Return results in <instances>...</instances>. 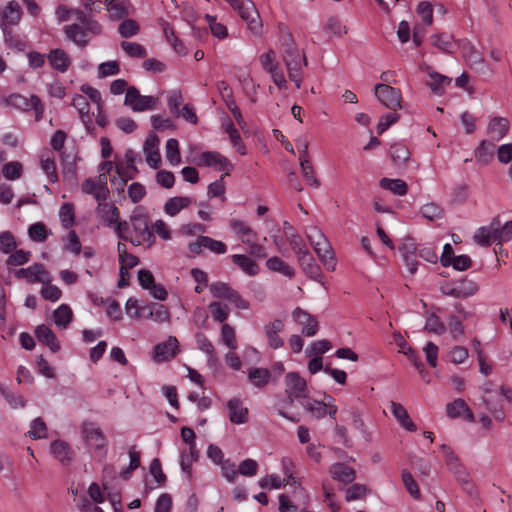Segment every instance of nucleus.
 I'll list each match as a JSON object with an SVG mask.
<instances>
[{
	"label": "nucleus",
	"mask_w": 512,
	"mask_h": 512,
	"mask_svg": "<svg viewBox=\"0 0 512 512\" xmlns=\"http://www.w3.org/2000/svg\"><path fill=\"white\" fill-rule=\"evenodd\" d=\"M63 32L68 40L83 48L90 43L92 37L102 33V26L84 12H76V22L65 25Z\"/></svg>",
	"instance_id": "1"
},
{
	"label": "nucleus",
	"mask_w": 512,
	"mask_h": 512,
	"mask_svg": "<svg viewBox=\"0 0 512 512\" xmlns=\"http://www.w3.org/2000/svg\"><path fill=\"white\" fill-rule=\"evenodd\" d=\"M284 384L287 398L277 405L278 414L291 422H298V419L286 413L285 409L292 406L295 400L308 398L307 382L299 373L288 372L284 377Z\"/></svg>",
	"instance_id": "2"
},
{
	"label": "nucleus",
	"mask_w": 512,
	"mask_h": 512,
	"mask_svg": "<svg viewBox=\"0 0 512 512\" xmlns=\"http://www.w3.org/2000/svg\"><path fill=\"white\" fill-rule=\"evenodd\" d=\"M81 436L90 455L102 461L107 454V440L101 428L93 422H84Z\"/></svg>",
	"instance_id": "3"
},
{
	"label": "nucleus",
	"mask_w": 512,
	"mask_h": 512,
	"mask_svg": "<svg viewBox=\"0 0 512 512\" xmlns=\"http://www.w3.org/2000/svg\"><path fill=\"white\" fill-rule=\"evenodd\" d=\"M282 60L286 66L289 79L295 83L296 88L301 87V70L307 66V59L304 53H300L298 48L292 50H282Z\"/></svg>",
	"instance_id": "4"
},
{
	"label": "nucleus",
	"mask_w": 512,
	"mask_h": 512,
	"mask_svg": "<svg viewBox=\"0 0 512 512\" xmlns=\"http://www.w3.org/2000/svg\"><path fill=\"white\" fill-rule=\"evenodd\" d=\"M233 9L236 10L247 24V28L256 36L262 34V22L259 16V13L252 1H241L233 6Z\"/></svg>",
	"instance_id": "5"
},
{
	"label": "nucleus",
	"mask_w": 512,
	"mask_h": 512,
	"mask_svg": "<svg viewBox=\"0 0 512 512\" xmlns=\"http://www.w3.org/2000/svg\"><path fill=\"white\" fill-rule=\"evenodd\" d=\"M131 224L135 237L131 238L130 242L136 246L146 244L147 247H151L155 242V237L149 229L147 217L144 215H133L131 217Z\"/></svg>",
	"instance_id": "6"
},
{
	"label": "nucleus",
	"mask_w": 512,
	"mask_h": 512,
	"mask_svg": "<svg viewBox=\"0 0 512 512\" xmlns=\"http://www.w3.org/2000/svg\"><path fill=\"white\" fill-rule=\"evenodd\" d=\"M158 99L152 96H142L135 87H129L126 91L124 104L135 112L156 109Z\"/></svg>",
	"instance_id": "7"
},
{
	"label": "nucleus",
	"mask_w": 512,
	"mask_h": 512,
	"mask_svg": "<svg viewBox=\"0 0 512 512\" xmlns=\"http://www.w3.org/2000/svg\"><path fill=\"white\" fill-rule=\"evenodd\" d=\"M374 93L377 99L388 109L396 111L402 107V96L399 89L380 83L375 86Z\"/></svg>",
	"instance_id": "8"
},
{
	"label": "nucleus",
	"mask_w": 512,
	"mask_h": 512,
	"mask_svg": "<svg viewBox=\"0 0 512 512\" xmlns=\"http://www.w3.org/2000/svg\"><path fill=\"white\" fill-rule=\"evenodd\" d=\"M14 276L26 280L28 283H49L51 275L41 263H34L27 268L15 270Z\"/></svg>",
	"instance_id": "9"
},
{
	"label": "nucleus",
	"mask_w": 512,
	"mask_h": 512,
	"mask_svg": "<svg viewBox=\"0 0 512 512\" xmlns=\"http://www.w3.org/2000/svg\"><path fill=\"white\" fill-rule=\"evenodd\" d=\"M198 165L214 167L219 171H224L225 175H229L233 170V164L229 159L215 151L203 152L201 154V162Z\"/></svg>",
	"instance_id": "10"
},
{
	"label": "nucleus",
	"mask_w": 512,
	"mask_h": 512,
	"mask_svg": "<svg viewBox=\"0 0 512 512\" xmlns=\"http://www.w3.org/2000/svg\"><path fill=\"white\" fill-rule=\"evenodd\" d=\"M292 317L294 321L303 326L301 330L303 335L312 337L317 334L319 328L318 321L307 311L297 307L293 310Z\"/></svg>",
	"instance_id": "11"
},
{
	"label": "nucleus",
	"mask_w": 512,
	"mask_h": 512,
	"mask_svg": "<svg viewBox=\"0 0 512 512\" xmlns=\"http://www.w3.org/2000/svg\"><path fill=\"white\" fill-rule=\"evenodd\" d=\"M284 327V321L281 319H274L264 325L263 331L270 348L279 349L283 347L284 340L280 336V333L284 330Z\"/></svg>",
	"instance_id": "12"
},
{
	"label": "nucleus",
	"mask_w": 512,
	"mask_h": 512,
	"mask_svg": "<svg viewBox=\"0 0 512 512\" xmlns=\"http://www.w3.org/2000/svg\"><path fill=\"white\" fill-rule=\"evenodd\" d=\"M446 414L451 419L463 418L469 423L475 422V416L466 402L458 398L446 405Z\"/></svg>",
	"instance_id": "13"
},
{
	"label": "nucleus",
	"mask_w": 512,
	"mask_h": 512,
	"mask_svg": "<svg viewBox=\"0 0 512 512\" xmlns=\"http://www.w3.org/2000/svg\"><path fill=\"white\" fill-rule=\"evenodd\" d=\"M159 138L155 134H149L143 145V151L146 155L147 164L156 169L161 163L159 152Z\"/></svg>",
	"instance_id": "14"
},
{
	"label": "nucleus",
	"mask_w": 512,
	"mask_h": 512,
	"mask_svg": "<svg viewBox=\"0 0 512 512\" xmlns=\"http://www.w3.org/2000/svg\"><path fill=\"white\" fill-rule=\"evenodd\" d=\"M178 349V340L174 336H169L165 342L159 343L154 347V360L164 362L170 360L176 355Z\"/></svg>",
	"instance_id": "15"
},
{
	"label": "nucleus",
	"mask_w": 512,
	"mask_h": 512,
	"mask_svg": "<svg viewBox=\"0 0 512 512\" xmlns=\"http://www.w3.org/2000/svg\"><path fill=\"white\" fill-rule=\"evenodd\" d=\"M46 57L50 66L60 73H65L71 66L72 61L70 56L61 48L50 50Z\"/></svg>",
	"instance_id": "16"
},
{
	"label": "nucleus",
	"mask_w": 512,
	"mask_h": 512,
	"mask_svg": "<svg viewBox=\"0 0 512 512\" xmlns=\"http://www.w3.org/2000/svg\"><path fill=\"white\" fill-rule=\"evenodd\" d=\"M229 227L245 245L258 238V233L240 219H231L229 221Z\"/></svg>",
	"instance_id": "17"
},
{
	"label": "nucleus",
	"mask_w": 512,
	"mask_h": 512,
	"mask_svg": "<svg viewBox=\"0 0 512 512\" xmlns=\"http://www.w3.org/2000/svg\"><path fill=\"white\" fill-rule=\"evenodd\" d=\"M50 452L63 465H69L74 459L70 445L62 440H55L50 445Z\"/></svg>",
	"instance_id": "18"
},
{
	"label": "nucleus",
	"mask_w": 512,
	"mask_h": 512,
	"mask_svg": "<svg viewBox=\"0 0 512 512\" xmlns=\"http://www.w3.org/2000/svg\"><path fill=\"white\" fill-rule=\"evenodd\" d=\"M229 420L234 424H244L248 421V409L243 406L239 398H232L227 402Z\"/></svg>",
	"instance_id": "19"
},
{
	"label": "nucleus",
	"mask_w": 512,
	"mask_h": 512,
	"mask_svg": "<svg viewBox=\"0 0 512 512\" xmlns=\"http://www.w3.org/2000/svg\"><path fill=\"white\" fill-rule=\"evenodd\" d=\"M509 121L504 117H493L487 127V134L491 139L499 141L503 139L509 131Z\"/></svg>",
	"instance_id": "20"
},
{
	"label": "nucleus",
	"mask_w": 512,
	"mask_h": 512,
	"mask_svg": "<svg viewBox=\"0 0 512 512\" xmlns=\"http://www.w3.org/2000/svg\"><path fill=\"white\" fill-rule=\"evenodd\" d=\"M35 336L40 343L47 346L52 352H57L60 349L56 335L47 325L41 324L37 326Z\"/></svg>",
	"instance_id": "21"
},
{
	"label": "nucleus",
	"mask_w": 512,
	"mask_h": 512,
	"mask_svg": "<svg viewBox=\"0 0 512 512\" xmlns=\"http://www.w3.org/2000/svg\"><path fill=\"white\" fill-rule=\"evenodd\" d=\"M96 215L108 226L113 225L119 218L118 208L110 202L99 201L96 208Z\"/></svg>",
	"instance_id": "22"
},
{
	"label": "nucleus",
	"mask_w": 512,
	"mask_h": 512,
	"mask_svg": "<svg viewBox=\"0 0 512 512\" xmlns=\"http://www.w3.org/2000/svg\"><path fill=\"white\" fill-rule=\"evenodd\" d=\"M297 258L299 265L309 278L318 280L321 277V269L308 250L299 254Z\"/></svg>",
	"instance_id": "23"
},
{
	"label": "nucleus",
	"mask_w": 512,
	"mask_h": 512,
	"mask_svg": "<svg viewBox=\"0 0 512 512\" xmlns=\"http://www.w3.org/2000/svg\"><path fill=\"white\" fill-rule=\"evenodd\" d=\"M474 241L481 246H489L493 242H498L496 221L489 226L480 227L474 235Z\"/></svg>",
	"instance_id": "24"
},
{
	"label": "nucleus",
	"mask_w": 512,
	"mask_h": 512,
	"mask_svg": "<svg viewBox=\"0 0 512 512\" xmlns=\"http://www.w3.org/2000/svg\"><path fill=\"white\" fill-rule=\"evenodd\" d=\"M106 9L112 20H119L129 15L130 3L128 0H106Z\"/></svg>",
	"instance_id": "25"
},
{
	"label": "nucleus",
	"mask_w": 512,
	"mask_h": 512,
	"mask_svg": "<svg viewBox=\"0 0 512 512\" xmlns=\"http://www.w3.org/2000/svg\"><path fill=\"white\" fill-rule=\"evenodd\" d=\"M425 70L427 71L430 81L427 83V85L431 88L432 92L436 95H442L445 92V88L450 85L451 78L439 74L435 71H431L430 67H426Z\"/></svg>",
	"instance_id": "26"
},
{
	"label": "nucleus",
	"mask_w": 512,
	"mask_h": 512,
	"mask_svg": "<svg viewBox=\"0 0 512 512\" xmlns=\"http://www.w3.org/2000/svg\"><path fill=\"white\" fill-rule=\"evenodd\" d=\"M459 46L461 48L464 59L469 63L471 67L483 63L484 58L482 54L476 49V47L470 41L462 40L459 42Z\"/></svg>",
	"instance_id": "27"
},
{
	"label": "nucleus",
	"mask_w": 512,
	"mask_h": 512,
	"mask_svg": "<svg viewBox=\"0 0 512 512\" xmlns=\"http://www.w3.org/2000/svg\"><path fill=\"white\" fill-rule=\"evenodd\" d=\"M231 260L249 276H255L259 273V265L257 262L245 254H233Z\"/></svg>",
	"instance_id": "28"
},
{
	"label": "nucleus",
	"mask_w": 512,
	"mask_h": 512,
	"mask_svg": "<svg viewBox=\"0 0 512 512\" xmlns=\"http://www.w3.org/2000/svg\"><path fill=\"white\" fill-rule=\"evenodd\" d=\"M391 413L393 416L397 419V421L400 423V425L410 431L413 432L416 430V425L413 423V421L410 419L407 410L405 407L397 402L392 401L391 402Z\"/></svg>",
	"instance_id": "29"
},
{
	"label": "nucleus",
	"mask_w": 512,
	"mask_h": 512,
	"mask_svg": "<svg viewBox=\"0 0 512 512\" xmlns=\"http://www.w3.org/2000/svg\"><path fill=\"white\" fill-rule=\"evenodd\" d=\"M313 249L324 267L329 271H334L336 268V261L334 252L328 240L326 241V246L321 244V246H316Z\"/></svg>",
	"instance_id": "30"
},
{
	"label": "nucleus",
	"mask_w": 512,
	"mask_h": 512,
	"mask_svg": "<svg viewBox=\"0 0 512 512\" xmlns=\"http://www.w3.org/2000/svg\"><path fill=\"white\" fill-rule=\"evenodd\" d=\"M192 203V199L186 196H176L169 198L164 204V211L167 215L173 217L180 211L187 208Z\"/></svg>",
	"instance_id": "31"
},
{
	"label": "nucleus",
	"mask_w": 512,
	"mask_h": 512,
	"mask_svg": "<svg viewBox=\"0 0 512 512\" xmlns=\"http://www.w3.org/2000/svg\"><path fill=\"white\" fill-rule=\"evenodd\" d=\"M21 8L18 2L12 0L0 10V15L6 24L16 25L21 19Z\"/></svg>",
	"instance_id": "32"
},
{
	"label": "nucleus",
	"mask_w": 512,
	"mask_h": 512,
	"mask_svg": "<svg viewBox=\"0 0 512 512\" xmlns=\"http://www.w3.org/2000/svg\"><path fill=\"white\" fill-rule=\"evenodd\" d=\"M266 267L270 271L280 273L290 279L295 276V269L278 256L267 259Z\"/></svg>",
	"instance_id": "33"
},
{
	"label": "nucleus",
	"mask_w": 512,
	"mask_h": 512,
	"mask_svg": "<svg viewBox=\"0 0 512 512\" xmlns=\"http://www.w3.org/2000/svg\"><path fill=\"white\" fill-rule=\"evenodd\" d=\"M197 348L207 355V360L211 364H215L218 360L215 348L212 342L206 337L205 334L198 332L195 335Z\"/></svg>",
	"instance_id": "34"
},
{
	"label": "nucleus",
	"mask_w": 512,
	"mask_h": 512,
	"mask_svg": "<svg viewBox=\"0 0 512 512\" xmlns=\"http://www.w3.org/2000/svg\"><path fill=\"white\" fill-rule=\"evenodd\" d=\"M81 189L85 194L93 195L98 202L105 201L109 197V190L100 187L92 178L86 179L82 183Z\"/></svg>",
	"instance_id": "35"
},
{
	"label": "nucleus",
	"mask_w": 512,
	"mask_h": 512,
	"mask_svg": "<svg viewBox=\"0 0 512 512\" xmlns=\"http://www.w3.org/2000/svg\"><path fill=\"white\" fill-rule=\"evenodd\" d=\"M332 477L340 482L349 483L355 478V471L343 463H335L330 468Z\"/></svg>",
	"instance_id": "36"
},
{
	"label": "nucleus",
	"mask_w": 512,
	"mask_h": 512,
	"mask_svg": "<svg viewBox=\"0 0 512 512\" xmlns=\"http://www.w3.org/2000/svg\"><path fill=\"white\" fill-rule=\"evenodd\" d=\"M142 312L149 310L148 317L157 323L169 322L170 313L168 309L162 304H150L141 307Z\"/></svg>",
	"instance_id": "37"
},
{
	"label": "nucleus",
	"mask_w": 512,
	"mask_h": 512,
	"mask_svg": "<svg viewBox=\"0 0 512 512\" xmlns=\"http://www.w3.org/2000/svg\"><path fill=\"white\" fill-rule=\"evenodd\" d=\"M271 378V373L266 368H250L248 371L249 381L257 388L266 386Z\"/></svg>",
	"instance_id": "38"
},
{
	"label": "nucleus",
	"mask_w": 512,
	"mask_h": 512,
	"mask_svg": "<svg viewBox=\"0 0 512 512\" xmlns=\"http://www.w3.org/2000/svg\"><path fill=\"white\" fill-rule=\"evenodd\" d=\"M40 166L44 173L47 175L50 182L55 183L58 181L57 168L55 159L49 152L43 153L40 157Z\"/></svg>",
	"instance_id": "39"
},
{
	"label": "nucleus",
	"mask_w": 512,
	"mask_h": 512,
	"mask_svg": "<svg viewBox=\"0 0 512 512\" xmlns=\"http://www.w3.org/2000/svg\"><path fill=\"white\" fill-rule=\"evenodd\" d=\"M431 43L444 53H452L454 48L453 36L448 33H439L431 36Z\"/></svg>",
	"instance_id": "40"
},
{
	"label": "nucleus",
	"mask_w": 512,
	"mask_h": 512,
	"mask_svg": "<svg viewBox=\"0 0 512 512\" xmlns=\"http://www.w3.org/2000/svg\"><path fill=\"white\" fill-rule=\"evenodd\" d=\"M379 184L383 189L389 190L398 196H404L408 191V186L402 179L382 178Z\"/></svg>",
	"instance_id": "41"
},
{
	"label": "nucleus",
	"mask_w": 512,
	"mask_h": 512,
	"mask_svg": "<svg viewBox=\"0 0 512 512\" xmlns=\"http://www.w3.org/2000/svg\"><path fill=\"white\" fill-rule=\"evenodd\" d=\"M305 411L316 420L323 419L327 415L326 404H323L319 400L307 399L303 403Z\"/></svg>",
	"instance_id": "42"
},
{
	"label": "nucleus",
	"mask_w": 512,
	"mask_h": 512,
	"mask_svg": "<svg viewBox=\"0 0 512 512\" xmlns=\"http://www.w3.org/2000/svg\"><path fill=\"white\" fill-rule=\"evenodd\" d=\"M163 32L166 37V40L170 43V45L173 47L174 51L179 55H186L188 50L184 43L175 35V32L173 28L168 24L165 23L163 27Z\"/></svg>",
	"instance_id": "43"
},
{
	"label": "nucleus",
	"mask_w": 512,
	"mask_h": 512,
	"mask_svg": "<svg viewBox=\"0 0 512 512\" xmlns=\"http://www.w3.org/2000/svg\"><path fill=\"white\" fill-rule=\"evenodd\" d=\"M444 456L445 461L449 469L455 473L456 475L461 476L464 473V469L459 463L457 456L453 453L452 449L446 446L445 444L440 446ZM459 479L464 480V478L459 477Z\"/></svg>",
	"instance_id": "44"
},
{
	"label": "nucleus",
	"mask_w": 512,
	"mask_h": 512,
	"mask_svg": "<svg viewBox=\"0 0 512 512\" xmlns=\"http://www.w3.org/2000/svg\"><path fill=\"white\" fill-rule=\"evenodd\" d=\"M73 317V312L67 304L60 305L53 313L55 324L60 328H67Z\"/></svg>",
	"instance_id": "45"
},
{
	"label": "nucleus",
	"mask_w": 512,
	"mask_h": 512,
	"mask_svg": "<svg viewBox=\"0 0 512 512\" xmlns=\"http://www.w3.org/2000/svg\"><path fill=\"white\" fill-rule=\"evenodd\" d=\"M495 146L488 140L481 141L479 147L475 151V157L478 162L487 164L490 162L494 155Z\"/></svg>",
	"instance_id": "46"
},
{
	"label": "nucleus",
	"mask_w": 512,
	"mask_h": 512,
	"mask_svg": "<svg viewBox=\"0 0 512 512\" xmlns=\"http://www.w3.org/2000/svg\"><path fill=\"white\" fill-rule=\"evenodd\" d=\"M165 156L172 166H178L181 163L179 143L176 139L170 138L166 142Z\"/></svg>",
	"instance_id": "47"
},
{
	"label": "nucleus",
	"mask_w": 512,
	"mask_h": 512,
	"mask_svg": "<svg viewBox=\"0 0 512 512\" xmlns=\"http://www.w3.org/2000/svg\"><path fill=\"white\" fill-rule=\"evenodd\" d=\"M390 156L396 165L401 166L409 160L410 151L405 145L395 143L390 147Z\"/></svg>",
	"instance_id": "48"
},
{
	"label": "nucleus",
	"mask_w": 512,
	"mask_h": 512,
	"mask_svg": "<svg viewBox=\"0 0 512 512\" xmlns=\"http://www.w3.org/2000/svg\"><path fill=\"white\" fill-rule=\"evenodd\" d=\"M23 165L19 161H11L2 167V174L5 179L13 181L22 176Z\"/></svg>",
	"instance_id": "49"
},
{
	"label": "nucleus",
	"mask_w": 512,
	"mask_h": 512,
	"mask_svg": "<svg viewBox=\"0 0 512 512\" xmlns=\"http://www.w3.org/2000/svg\"><path fill=\"white\" fill-rule=\"evenodd\" d=\"M48 230L44 223L42 222H36L29 226L28 228V235L29 238L37 243H42L46 241L48 237Z\"/></svg>",
	"instance_id": "50"
},
{
	"label": "nucleus",
	"mask_w": 512,
	"mask_h": 512,
	"mask_svg": "<svg viewBox=\"0 0 512 512\" xmlns=\"http://www.w3.org/2000/svg\"><path fill=\"white\" fill-rule=\"evenodd\" d=\"M72 105L78 110L80 118L84 123L90 122L89 103L86 96L76 94L73 97Z\"/></svg>",
	"instance_id": "51"
},
{
	"label": "nucleus",
	"mask_w": 512,
	"mask_h": 512,
	"mask_svg": "<svg viewBox=\"0 0 512 512\" xmlns=\"http://www.w3.org/2000/svg\"><path fill=\"white\" fill-rule=\"evenodd\" d=\"M424 330L437 335H442L446 331V325L437 315L431 313L426 318Z\"/></svg>",
	"instance_id": "52"
},
{
	"label": "nucleus",
	"mask_w": 512,
	"mask_h": 512,
	"mask_svg": "<svg viewBox=\"0 0 512 512\" xmlns=\"http://www.w3.org/2000/svg\"><path fill=\"white\" fill-rule=\"evenodd\" d=\"M331 348V343L326 339H322L312 342L310 346L306 348L305 353L309 357H321L322 354L326 353Z\"/></svg>",
	"instance_id": "53"
},
{
	"label": "nucleus",
	"mask_w": 512,
	"mask_h": 512,
	"mask_svg": "<svg viewBox=\"0 0 512 512\" xmlns=\"http://www.w3.org/2000/svg\"><path fill=\"white\" fill-rule=\"evenodd\" d=\"M208 308L215 321L224 323L227 320L230 310L226 304L221 302H212L209 304Z\"/></svg>",
	"instance_id": "54"
},
{
	"label": "nucleus",
	"mask_w": 512,
	"mask_h": 512,
	"mask_svg": "<svg viewBox=\"0 0 512 512\" xmlns=\"http://www.w3.org/2000/svg\"><path fill=\"white\" fill-rule=\"evenodd\" d=\"M401 478H402L403 485L405 486L408 493L413 498L419 499L420 495H421L420 489L418 487L417 482L413 478L412 474L408 470L404 469V470H402Z\"/></svg>",
	"instance_id": "55"
},
{
	"label": "nucleus",
	"mask_w": 512,
	"mask_h": 512,
	"mask_svg": "<svg viewBox=\"0 0 512 512\" xmlns=\"http://www.w3.org/2000/svg\"><path fill=\"white\" fill-rule=\"evenodd\" d=\"M27 435L33 439H43L47 437V426L40 418L34 419L30 424V430Z\"/></svg>",
	"instance_id": "56"
},
{
	"label": "nucleus",
	"mask_w": 512,
	"mask_h": 512,
	"mask_svg": "<svg viewBox=\"0 0 512 512\" xmlns=\"http://www.w3.org/2000/svg\"><path fill=\"white\" fill-rule=\"evenodd\" d=\"M201 244L204 249H207L215 254H225L227 246L224 242L215 240L209 236H201Z\"/></svg>",
	"instance_id": "57"
},
{
	"label": "nucleus",
	"mask_w": 512,
	"mask_h": 512,
	"mask_svg": "<svg viewBox=\"0 0 512 512\" xmlns=\"http://www.w3.org/2000/svg\"><path fill=\"white\" fill-rule=\"evenodd\" d=\"M420 212L424 218L430 221L441 219L444 214L442 207L435 203H428L423 205L420 209Z\"/></svg>",
	"instance_id": "58"
},
{
	"label": "nucleus",
	"mask_w": 512,
	"mask_h": 512,
	"mask_svg": "<svg viewBox=\"0 0 512 512\" xmlns=\"http://www.w3.org/2000/svg\"><path fill=\"white\" fill-rule=\"evenodd\" d=\"M7 104L22 111H28L32 106V96L27 98L20 94H12L7 98Z\"/></svg>",
	"instance_id": "59"
},
{
	"label": "nucleus",
	"mask_w": 512,
	"mask_h": 512,
	"mask_svg": "<svg viewBox=\"0 0 512 512\" xmlns=\"http://www.w3.org/2000/svg\"><path fill=\"white\" fill-rule=\"evenodd\" d=\"M115 172L118 176L132 180L138 174V169L136 166H129L123 160H117L115 162Z\"/></svg>",
	"instance_id": "60"
},
{
	"label": "nucleus",
	"mask_w": 512,
	"mask_h": 512,
	"mask_svg": "<svg viewBox=\"0 0 512 512\" xmlns=\"http://www.w3.org/2000/svg\"><path fill=\"white\" fill-rule=\"evenodd\" d=\"M121 47L125 53L132 58H144L147 54L145 48L136 42H121Z\"/></svg>",
	"instance_id": "61"
},
{
	"label": "nucleus",
	"mask_w": 512,
	"mask_h": 512,
	"mask_svg": "<svg viewBox=\"0 0 512 512\" xmlns=\"http://www.w3.org/2000/svg\"><path fill=\"white\" fill-rule=\"evenodd\" d=\"M2 31L4 34L5 43L14 49L22 51L25 47L24 42L6 25H2Z\"/></svg>",
	"instance_id": "62"
},
{
	"label": "nucleus",
	"mask_w": 512,
	"mask_h": 512,
	"mask_svg": "<svg viewBox=\"0 0 512 512\" xmlns=\"http://www.w3.org/2000/svg\"><path fill=\"white\" fill-rule=\"evenodd\" d=\"M222 343L231 350L237 349L235 331L229 324H223L221 328Z\"/></svg>",
	"instance_id": "63"
},
{
	"label": "nucleus",
	"mask_w": 512,
	"mask_h": 512,
	"mask_svg": "<svg viewBox=\"0 0 512 512\" xmlns=\"http://www.w3.org/2000/svg\"><path fill=\"white\" fill-rule=\"evenodd\" d=\"M17 246L14 235L10 231L0 233V252L4 254L11 253Z\"/></svg>",
	"instance_id": "64"
}]
</instances>
